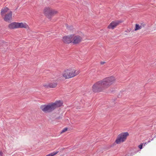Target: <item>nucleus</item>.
<instances>
[{
  "label": "nucleus",
  "instance_id": "obj_22",
  "mask_svg": "<svg viewBox=\"0 0 156 156\" xmlns=\"http://www.w3.org/2000/svg\"><path fill=\"white\" fill-rule=\"evenodd\" d=\"M146 144V143H145L144 145H145Z\"/></svg>",
  "mask_w": 156,
  "mask_h": 156
},
{
  "label": "nucleus",
  "instance_id": "obj_6",
  "mask_svg": "<svg viewBox=\"0 0 156 156\" xmlns=\"http://www.w3.org/2000/svg\"><path fill=\"white\" fill-rule=\"evenodd\" d=\"M44 13L47 15H51L56 14L57 12L49 7L45 8L44 10Z\"/></svg>",
  "mask_w": 156,
  "mask_h": 156
},
{
  "label": "nucleus",
  "instance_id": "obj_16",
  "mask_svg": "<svg viewBox=\"0 0 156 156\" xmlns=\"http://www.w3.org/2000/svg\"><path fill=\"white\" fill-rule=\"evenodd\" d=\"M68 128H65L62 131L61 133H62L66 132Z\"/></svg>",
  "mask_w": 156,
  "mask_h": 156
},
{
  "label": "nucleus",
  "instance_id": "obj_9",
  "mask_svg": "<svg viewBox=\"0 0 156 156\" xmlns=\"http://www.w3.org/2000/svg\"><path fill=\"white\" fill-rule=\"evenodd\" d=\"M12 12L11 11L9 12V13L5 15L4 20L5 21L10 22L12 19Z\"/></svg>",
  "mask_w": 156,
  "mask_h": 156
},
{
  "label": "nucleus",
  "instance_id": "obj_4",
  "mask_svg": "<svg viewBox=\"0 0 156 156\" xmlns=\"http://www.w3.org/2000/svg\"><path fill=\"white\" fill-rule=\"evenodd\" d=\"M129 135V134L128 132L122 133L119 134L115 140V142L117 144H119L121 142H124L126 140L127 137Z\"/></svg>",
  "mask_w": 156,
  "mask_h": 156
},
{
  "label": "nucleus",
  "instance_id": "obj_8",
  "mask_svg": "<svg viewBox=\"0 0 156 156\" xmlns=\"http://www.w3.org/2000/svg\"><path fill=\"white\" fill-rule=\"evenodd\" d=\"M72 35L64 36L63 38V41L66 43L69 44L72 42Z\"/></svg>",
  "mask_w": 156,
  "mask_h": 156
},
{
  "label": "nucleus",
  "instance_id": "obj_10",
  "mask_svg": "<svg viewBox=\"0 0 156 156\" xmlns=\"http://www.w3.org/2000/svg\"><path fill=\"white\" fill-rule=\"evenodd\" d=\"M57 85V83H52L44 84V86L46 88H53L56 87Z\"/></svg>",
  "mask_w": 156,
  "mask_h": 156
},
{
  "label": "nucleus",
  "instance_id": "obj_21",
  "mask_svg": "<svg viewBox=\"0 0 156 156\" xmlns=\"http://www.w3.org/2000/svg\"><path fill=\"white\" fill-rule=\"evenodd\" d=\"M150 142V140H149V141H148L147 143H148Z\"/></svg>",
  "mask_w": 156,
  "mask_h": 156
},
{
  "label": "nucleus",
  "instance_id": "obj_13",
  "mask_svg": "<svg viewBox=\"0 0 156 156\" xmlns=\"http://www.w3.org/2000/svg\"><path fill=\"white\" fill-rule=\"evenodd\" d=\"M9 9L7 7H5L4 8L2 9L1 12V15L2 16L3 15H4V14L7 12L9 11Z\"/></svg>",
  "mask_w": 156,
  "mask_h": 156
},
{
  "label": "nucleus",
  "instance_id": "obj_14",
  "mask_svg": "<svg viewBox=\"0 0 156 156\" xmlns=\"http://www.w3.org/2000/svg\"><path fill=\"white\" fill-rule=\"evenodd\" d=\"M58 152V151L53 152L50 154H47L46 156H54Z\"/></svg>",
  "mask_w": 156,
  "mask_h": 156
},
{
  "label": "nucleus",
  "instance_id": "obj_17",
  "mask_svg": "<svg viewBox=\"0 0 156 156\" xmlns=\"http://www.w3.org/2000/svg\"><path fill=\"white\" fill-rule=\"evenodd\" d=\"M66 27L68 29H69L70 30H72L73 29V27H68V25L67 24H66Z\"/></svg>",
  "mask_w": 156,
  "mask_h": 156
},
{
  "label": "nucleus",
  "instance_id": "obj_20",
  "mask_svg": "<svg viewBox=\"0 0 156 156\" xmlns=\"http://www.w3.org/2000/svg\"><path fill=\"white\" fill-rule=\"evenodd\" d=\"M0 154L1 155V156H2V155L3 153H2V152H0Z\"/></svg>",
  "mask_w": 156,
  "mask_h": 156
},
{
  "label": "nucleus",
  "instance_id": "obj_15",
  "mask_svg": "<svg viewBox=\"0 0 156 156\" xmlns=\"http://www.w3.org/2000/svg\"><path fill=\"white\" fill-rule=\"evenodd\" d=\"M142 27L140 26H139V24H136L135 25V30H137L140 29Z\"/></svg>",
  "mask_w": 156,
  "mask_h": 156
},
{
  "label": "nucleus",
  "instance_id": "obj_11",
  "mask_svg": "<svg viewBox=\"0 0 156 156\" xmlns=\"http://www.w3.org/2000/svg\"><path fill=\"white\" fill-rule=\"evenodd\" d=\"M17 25L18 26V28H25L26 29L29 28V27H28V25L25 23H17Z\"/></svg>",
  "mask_w": 156,
  "mask_h": 156
},
{
  "label": "nucleus",
  "instance_id": "obj_1",
  "mask_svg": "<svg viewBox=\"0 0 156 156\" xmlns=\"http://www.w3.org/2000/svg\"><path fill=\"white\" fill-rule=\"evenodd\" d=\"M115 81L113 77L111 76L105 78L95 83L92 87L94 92H100L109 87Z\"/></svg>",
  "mask_w": 156,
  "mask_h": 156
},
{
  "label": "nucleus",
  "instance_id": "obj_18",
  "mask_svg": "<svg viewBox=\"0 0 156 156\" xmlns=\"http://www.w3.org/2000/svg\"><path fill=\"white\" fill-rule=\"evenodd\" d=\"M143 147V145L142 144H140L139 145L138 147L140 149H142Z\"/></svg>",
  "mask_w": 156,
  "mask_h": 156
},
{
  "label": "nucleus",
  "instance_id": "obj_5",
  "mask_svg": "<svg viewBox=\"0 0 156 156\" xmlns=\"http://www.w3.org/2000/svg\"><path fill=\"white\" fill-rule=\"evenodd\" d=\"M72 42L74 44H77L80 42L82 39V37L78 35H72Z\"/></svg>",
  "mask_w": 156,
  "mask_h": 156
},
{
  "label": "nucleus",
  "instance_id": "obj_12",
  "mask_svg": "<svg viewBox=\"0 0 156 156\" xmlns=\"http://www.w3.org/2000/svg\"><path fill=\"white\" fill-rule=\"evenodd\" d=\"M8 27L10 29L17 28H18L17 23L13 22L12 23L9 25Z\"/></svg>",
  "mask_w": 156,
  "mask_h": 156
},
{
  "label": "nucleus",
  "instance_id": "obj_19",
  "mask_svg": "<svg viewBox=\"0 0 156 156\" xmlns=\"http://www.w3.org/2000/svg\"><path fill=\"white\" fill-rule=\"evenodd\" d=\"M105 63V62H101V64L102 65L104 64Z\"/></svg>",
  "mask_w": 156,
  "mask_h": 156
},
{
  "label": "nucleus",
  "instance_id": "obj_3",
  "mask_svg": "<svg viewBox=\"0 0 156 156\" xmlns=\"http://www.w3.org/2000/svg\"><path fill=\"white\" fill-rule=\"evenodd\" d=\"M80 72L79 70L70 68L64 71L62 73V76L66 79H69L78 75Z\"/></svg>",
  "mask_w": 156,
  "mask_h": 156
},
{
  "label": "nucleus",
  "instance_id": "obj_2",
  "mask_svg": "<svg viewBox=\"0 0 156 156\" xmlns=\"http://www.w3.org/2000/svg\"><path fill=\"white\" fill-rule=\"evenodd\" d=\"M62 103L61 101H57L54 103H51L48 105H42L41 106L40 108L44 113H50L62 106Z\"/></svg>",
  "mask_w": 156,
  "mask_h": 156
},
{
  "label": "nucleus",
  "instance_id": "obj_7",
  "mask_svg": "<svg viewBox=\"0 0 156 156\" xmlns=\"http://www.w3.org/2000/svg\"><path fill=\"white\" fill-rule=\"evenodd\" d=\"M122 22V21L121 20L113 21L108 26V28L109 29H113L116 27V26Z\"/></svg>",
  "mask_w": 156,
  "mask_h": 156
}]
</instances>
